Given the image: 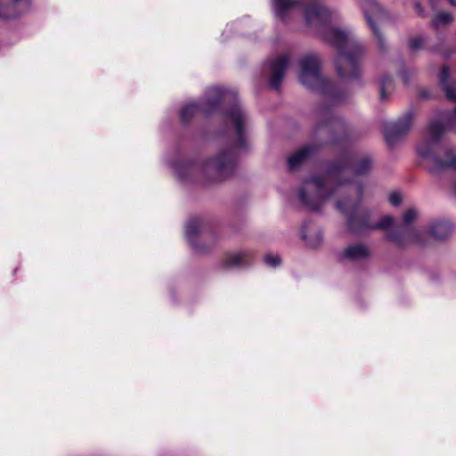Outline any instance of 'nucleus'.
<instances>
[{
  "mask_svg": "<svg viewBox=\"0 0 456 456\" xmlns=\"http://www.w3.org/2000/svg\"><path fill=\"white\" fill-rule=\"evenodd\" d=\"M362 190L359 186L348 187L345 183L334 184L332 177H314L305 182L299 191L301 202L310 209H319L330 199L336 200V208L344 213L352 230L360 228L388 231L387 238L395 244L425 246L427 240L419 229L411 227L418 217V211L411 208L403 215V224L397 229L391 216H383L379 222L370 224V211L362 204Z\"/></svg>",
  "mask_w": 456,
  "mask_h": 456,
  "instance_id": "1",
  "label": "nucleus"
},
{
  "mask_svg": "<svg viewBox=\"0 0 456 456\" xmlns=\"http://www.w3.org/2000/svg\"><path fill=\"white\" fill-rule=\"evenodd\" d=\"M338 19V13L319 4H312L305 10L306 24L313 28H324L323 37L338 50L336 66L344 77H354L358 74V61L362 53L360 44L351 33L341 27H327Z\"/></svg>",
  "mask_w": 456,
  "mask_h": 456,
  "instance_id": "2",
  "label": "nucleus"
},
{
  "mask_svg": "<svg viewBox=\"0 0 456 456\" xmlns=\"http://www.w3.org/2000/svg\"><path fill=\"white\" fill-rule=\"evenodd\" d=\"M444 132V126L440 121L431 122L424 139L417 146L421 164L432 172L447 167L456 169V156L452 150L441 148L438 144Z\"/></svg>",
  "mask_w": 456,
  "mask_h": 456,
  "instance_id": "3",
  "label": "nucleus"
},
{
  "mask_svg": "<svg viewBox=\"0 0 456 456\" xmlns=\"http://www.w3.org/2000/svg\"><path fill=\"white\" fill-rule=\"evenodd\" d=\"M236 163V153L233 149L218 152L209 159L204 167L208 175L215 180L226 178L232 174Z\"/></svg>",
  "mask_w": 456,
  "mask_h": 456,
  "instance_id": "4",
  "label": "nucleus"
},
{
  "mask_svg": "<svg viewBox=\"0 0 456 456\" xmlns=\"http://www.w3.org/2000/svg\"><path fill=\"white\" fill-rule=\"evenodd\" d=\"M320 69L321 61L318 56L309 54L303 57L300 61V72L298 76L300 83L311 89L320 87L323 83Z\"/></svg>",
  "mask_w": 456,
  "mask_h": 456,
  "instance_id": "5",
  "label": "nucleus"
},
{
  "mask_svg": "<svg viewBox=\"0 0 456 456\" xmlns=\"http://www.w3.org/2000/svg\"><path fill=\"white\" fill-rule=\"evenodd\" d=\"M362 8L370 26L380 43V46H383L382 36L375 24V20H379L383 15L382 8L375 0H362Z\"/></svg>",
  "mask_w": 456,
  "mask_h": 456,
  "instance_id": "6",
  "label": "nucleus"
},
{
  "mask_svg": "<svg viewBox=\"0 0 456 456\" xmlns=\"http://www.w3.org/2000/svg\"><path fill=\"white\" fill-rule=\"evenodd\" d=\"M227 122L235 129L239 146L244 145L243 132L246 125V116L239 106L233 107L226 115Z\"/></svg>",
  "mask_w": 456,
  "mask_h": 456,
  "instance_id": "7",
  "label": "nucleus"
},
{
  "mask_svg": "<svg viewBox=\"0 0 456 456\" xmlns=\"http://www.w3.org/2000/svg\"><path fill=\"white\" fill-rule=\"evenodd\" d=\"M452 232V225L448 220H434L428 226L429 238L436 241L448 239Z\"/></svg>",
  "mask_w": 456,
  "mask_h": 456,
  "instance_id": "8",
  "label": "nucleus"
},
{
  "mask_svg": "<svg viewBox=\"0 0 456 456\" xmlns=\"http://www.w3.org/2000/svg\"><path fill=\"white\" fill-rule=\"evenodd\" d=\"M289 65V58L286 55L277 57L270 67V86L277 89L284 77L285 69Z\"/></svg>",
  "mask_w": 456,
  "mask_h": 456,
  "instance_id": "9",
  "label": "nucleus"
},
{
  "mask_svg": "<svg viewBox=\"0 0 456 456\" xmlns=\"http://www.w3.org/2000/svg\"><path fill=\"white\" fill-rule=\"evenodd\" d=\"M272 5L275 15L286 21L297 9V2L295 0H272Z\"/></svg>",
  "mask_w": 456,
  "mask_h": 456,
  "instance_id": "10",
  "label": "nucleus"
},
{
  "mask_svg": "<svg viewBox=\"0 0 456 456\" xmlns=\"http://www.w3.org/2000/svg\"><path fill=\"white\" fill-rule=\"evenodd\" d=\"M411 126V120L410 117L389 126L386 129V138L388 143H393L397 138L407 133Z\"/></svg>",
  "mask_w": 456,
  "mask_h": 456,
  "instance_id": "11",
  "label": "nucleus"
},
{
  "mask_svg": "<svg viewBox=\"0 0 456 456\" xmlns=\"http://www.w3.org/2000/svg\"><path fill=\"white\" fill-rule=\"evenodd\" d=\"M370 255V248L366 245L362 243H354L345 248L343 257L349 261H360L366 259Z\"/></svg>",
  "mask_w": 456,
  "mask_h": 456,
  "instance_id": "12",
  "label": "nucleus"
},
{
  "mask_svg": "<svg viewBox=\"0 0 456 456\" xmlns=\"http://www.w3.org/2000/svg\"><path fill=\"white\" fill-rule=\"evenodd\" d=\"M439 79L441 86L450 101L456 102V84L450 80L449 69L444 67L440 72Z\"/></svg>",
  "mask_w": 456,
  "mask_h": 456,
  "instance_id": "13",
  "label": "nucleus"
},
{
  "mask_svg": "<svg viewBox=\"0 0 456 456\" xmlns=\"http://www.w3.org/2000/svg\"><path fill=\"white\" fill-rule=\"evenodd\" d=\"M248 260V255L245 252H232L227 254L224 264L226 267H237L245 264Z\"/></svg>",
  "mask_w": 456,
  "mask_h": 456,
  "instance_id": "14",
  "label": "nucleus"
},
{
  "mask_svg": "<svg viewBox=\"0 0 456 456\" xmlns=\"http://www.w3.org/2000/svg\"><path fill=\"white\" fill-rule=\"evenodd\" d=\"M303 239L310 248H317L322 242V237L321 232L317 229H309L305 231L302 234Z\"/></svg>",
  "mask_w": 456,
  "mask_h": 456,
  "instance_id": "15",
  "label": "nucleus"
},
{
  "mask_svg": "<svg viewBox=\"0 0 456 456\" xmlns=\"http://www.w3.org/2000/svg\"><path fill=\"white\" fill-rule=\"evenodd\" d=\"M309 153L310 149L308 147H304L297 151L288 160L289 167L291 169H296L304 162V160L307 158Z\"/></svg>",
  "mask_w": 456,
  "mask_h": 456,
  "instance_id": "16",
  "label": "nucleus"
},
{
  "mask_svg": "<svg viewBox=\"0 0 456 456\" xmlns=\"http://www.w3.org/2000/svg\"><path fill=\"white\" fill-rule=\"evenodd\" d=\"M208 102L211 104H213V103H217L221 100H224V101L227 100L228 93L220 87H213L208 90Z\"/></svg>",
  "mask_w": 456,
  "mask_h": 456,
  "instance_id": "17",
  "label": "nucleus"
},
{
  "mask_svg": "<svg viewBox=\"0 0 456 456\" xmlns=\"http://www.w3.org/2000/svg\"><path fill=\"white\" fill-rule=\"evenodd\" d=\"M199 111V107L195 103H190L183 107L180 112L183 122H188Z\"/></svg>",
  "mask_w": 456,
  "mask_h": 456,
  "instance_id": "18",
  "label": "nucleus"
},
{
  "mask_svg": "<svg viewBox=\"0 0 456 456\" xmlns=\"http://www.w3.org/2000/svg\"><path fill=\"white\" fill-rule=\"evenodd\" d=\"M200 229V222L198 219H191L186 224L185 235L188 240H191L192 238L198 234Z\"/></svg>",
  "mask_w": 456,
  "mask_h": 456,
  "instance_id": "19",
  "label": "nucleus"
},
{
  "mask_svg": "<svg viewBox=\"0 0 456 456\" xmlns=\"http://www.w3.org/2000/svg\"><path fill=\"white\" fill-rule=\"evenodd\" d=\"M452 20H453V18L451 13L446 12H438L436 15V18L434 20V24L436 26L445 25V24L452 22Z\"/></svg>",
  "mask_w": 456,
  "mask_h": 456,
  "instance_id": "20",
  "label": "nucleus"
},
{
  "mask_svg": "<svg viewBox=\"0 0 456 456\" xmlns=\"http://www.w3.org/2000/svg\"><path fill=\"white\" fill-rule=\"evenodd\" d=\"M371 167V162L369 159H363L361 162H359L355 167V170L358 174L362 175L367 172Z\"/></svg>",
  "mask_w": 456,
  "mask_h": 456,
  "instance_id": "21",
  "label": "nucleus"
},
{
  "mask_svg": "<svg viewBox=\"0 0 456 456\" xmlns=\"http://www.w3.org/2000/svg\"><path fill=\"white\" fill-rule=\"evenodd\" d=\"M265 262L268 265L275 267V266H277L280 264L281 259H280V256L278 255L268 254V255H265Z\"/></svg>",
  "mask_w": 456,
  "mask_h": 456,
  "instance_id": "22",
  "label": "nucleus"
},
{
  "mask_svg": "<svg viewBox=\"0 0 456 456\" xmlns=\"http://www.w3.org/2000/svg\"><path fill=\"white\" fill-rule=\"evenodd\" d=\"M424 44V38L422 37H415L410 40V47L412 50H418L422 47Z\"/></svg>",
  "mask_w": 456,
  "mask_h": 456,
  "instance_id": "23",
  "label": "nucleus"
},
{
  "mask_svg": "<svg viewBox=\"0 0 456 456\" xmlns=\"http://www.w3.org/2000/svg\"><path fill=\"white\" fill-rule=\"evenodd\" d=\"M389 202L394 206H398L402 202V195L397 192H394L389 196Z\"/></svg>",
  "mask_w": 456,
  "mask_h": 456,
  "instance_id": "24",
  "label": "nucleus"
},
{
  "mask_svg": "<svg viewBox=\"0 0 456 456\" xmlns=\"http://www.w3.org/2000/svg\"><path fill=\"white\" fill-rule=\"evenodd\" d=\"M20 0H0V15H2V9L4 7H7L10 4H13L18 3ZM4 16L9 17L10 15L6 14L5 12H3Z\"/></svg>",
  "mask_w": 456,
  "mask_h": 456,
  "instance_id": "25",
  "label": "nucleus"
},
{
  "mask_svg": "<svg viewBox=\"0 0 456 456\" xmlns=\"http://www.w3.org/2000/svg\"><path fill=\"white\" fill-rule=\"evenodd\" d=\"M415 10L419 12V13H422L423 12V9L422 7L420 6L419 4H416L415 6H414Z\"/></svg>",
  "mask_w": 456,
  "mask_h": 456,
  "instance_id": "26",
  "label": "nucleus"
},
{
  "mask_svg": "<svg viewBox=\"0 0 456 456\" xmlns=\"http://www.w3.org/2000/svg\"><path fill=\"white\" fill-rule=\"evenodd\" d=\"M381 98H385V83L381 86Z\"/></svg>",
  "mask_w": 456,
  "mask_h": 456,
  "instance_id": "27",
  "label": "nucleus"
},
{
  "mask_svg": "<svg viewBox=\"0 0 456 456\" xmlns=\"http://www.w3.org/2000/svg\"><path fill=\"white\" fill-rule=\"evenodd\" d=\"M449 1H450V3H451L452 5L456 6V0H449Z\"/></svg>",
  "mask_w": 456,
  "mask_h": 456,
  "instance_id": "28",
  "label": "nucleus"
},
{
  "mask_svg": "<svg viewBox=\"0 0 456 456\" xmlns=\"http://www.w3.org/2000/svg\"><path fill=\"white\" fill-rule=\"evenodd\" d=\"M401 76H402V78L403 79V81L406 82L407 78L404 77V72H403Z\"/></svg>",
  "mask_w": 456,
  "mask_h": 456,
  "instance_id": "29",
  "label": "nucleus"
},
{
  "mask_svg": "<svg viewBox=\"0 0 456 456\" xmlns=\"http://www.w3.org/2000/svg\"><path fill=\"white\" fill-rule=\"evenodd\" d=\"M454 115L456 116V109L454 110Z\"/></svg>",
  "mask_w": 456,
  "mask_h": 456,
  "instance_id": "30",
  "label": "nucleus"
}]
</instances>
